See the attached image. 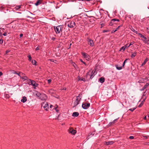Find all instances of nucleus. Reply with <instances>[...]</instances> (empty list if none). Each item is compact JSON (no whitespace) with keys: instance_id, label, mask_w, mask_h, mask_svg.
Returning <instances> with one entry per match:
<instances>
[{"instance_id":"nucleus-1","label":"nucleus","mask_w":149,"mask_h":149,"mask_svg":"<svg viewBox=\"0 0 149 149\" xmlns=\"http://www.w3.org/2000/svg\"><path fill=\"white\" fill-rule=\"evenodd\" d=\"M54 30L56 33H59L60 32H61L62 31V28L61 26H59L56 28L55 27Z\"/></svg>"},{"instance_id":"nucleus-2","label":"nucleus","mask_w":149,"mask_h":149,"mask_svg":"<svg viewBox=\"0 0 149 149\" xmlns=\"http://www.w3.org/2000/svg\"><path fill=\"white\" fill-rule=\"evenodd\" d=\"M81 100V98H79V96L77 97L76 100L74 102V105L73 107L77 106L79 104Z\"/></svg>"},{"instance_id":"nucleus-3","label":"nucleus","mask_w":149,"mask_h":149,"mask_svg":"<svg viewBox=\"0 0 149 149\" xmlns=\"http://www.w3.org/2000/svg\"><path fill=\"white\" fill-rule=\"evenodd\" d=\"M95 71L93 72V71H91V70H90L89 71V72H88L87 73V75H89L90 76V78L91 79H92L93 77V76H94L95 75Z\"/></svg>"},{"instance_id":"nucleus-4","label":"nucleus","mask_w":149,"mask_h":149,"mask_svg":"<svg viewBox=\"0 0 149 149\" xmlns=\"http://www.w3.org/2000/svg\"><path fill=\"white\" fill-rule=\"evenodd\" d=\"M68 26L70 28H72L75 25V23L73 21H69L67 22Z\"/></svg>"},{"instance_id":"nucleus-5","label":"nucleus","mask_w":149,"mask_h":149,"mask_svg":"<svg viewBox=\"0 0 149 149\" xmlns=\"http://www.w3.org/2000/svg\"><path fill=\"white\" fill-rule=\"evenodd\" d=\"M29 83H30L31 84L34 86V88L38 85V84L36 83L35 81L32 80H29Z\"/></svg>"},{"instance_id":"nucleus-6","label":"nucleus","mask_w":149,"mask_h":149,"mask_svg":"<svg viewBox=\"0 0 149 149\" xmlns=\"http://www.w3.org/2000/svg\"><path fill=\"white\" fill-rule=\"evenodd\" d=\"M90 106V104L88 103H83L82 107V108L85 109H87Z\"/></svg>"},{"instance_id":"nucleus-7","label":"nucleus","mask_w":149,"mask_h":149,"mask_svg":"<svg viewBox=\"0 0 149 149\" xmlns=\"http://www.w3.org/2000/svg\"><path fill=\"white\" fill-rule=\"evenodd\" d=\"M69 132L73 135H74L76 133V131L74 130L73 128H70L68 130Z\"/></svg>"},{"instance_id":"nucleus-8","label":"nucleus","mask_w":149,"mask_h":149,"mask_svg":"<svg viewBox=\"0 0 149 149\" xmlns=\"http://www.w3.org/2000/svg\"><path fill=\"white\" fill-rule=\"evenodd\" d=\"M82 55L84 57L86 58V60H88L89 59L90 56L88 55L85 53H82Z\"/></svg>"},{"instance_id":"nucleus-9","label":"nucleus","mask_w":149,"mask_h":149,"mask_svg":"<svg viewBox=\"0 0 149 149\" xmlns=\"http://www.w3.org/2000/svg\"><path fill=\"white\" fill-rule=\"evenodd\" d=\"M88 44L90 45L91 46H93L94 45V43L93 41L91 39L88 38Z\"/></svg>"},{"instance_id":"nucleus-10","label":"nucleus","mask_w":149,"mask_h":149,"mask_svg":"<svg viewBox=\"0 0 149 149\" xmlns=\"http://www.w3.org/2000/svg\"><path fill=\"white\" fill-rule=\"evenodd\" d=\"M142 40L144 42L146 43L148 41H149V38H148V37H145L143 39H142Z\"/></svg>"},{"instance_id":"nucleus-11","label":"nucleus","mask_w":149,"mask_h":149,"mask_svg":"<svg viewBox=\"0 0 149 149\" xmlns=\"http://www.w3.org/2000/svg\"><path fill=\"white\" fill-rule=\"evenodd\" d=\"M104 144L107 145H111L113 143V142L112 141H109L108 142H105Z\"/></svg>"},{"instance_id":"nucleus-12","label":"nucleus","mask_w":149,"mask_h":149,"mask_svg":"<svg viewBox=\"0 0 149 149\" xmlns=\"http://www.w3.org/2000/svg\"><path fill=\"white\" fill-rule=\"evenodd\" d=\"M79 115V113L77 112H74L73 113L72 116L74 117H77Z\"/></svg>"},{"instance_id":"nucleus-13","label":"nucleus","mask_w":149,"mask_h":149,"mask_svg":"<svg viewBox=\"0 0 149 149\" xmlns=\"http://www.w3.org/2000/svg\"><path fill=\"white\" fill-rule=\"evenodd\" d=\"M27 100V99L26 97L25 96H24L22 97V99L21 100V102L24 103Z\"/></svg>"},{"instance_id":"nucleus-14","label":"nucleus","mask_w":149,"mask_h":149,"mask_svg":"<svg viewBox=\"0 0 149 149\" xmlns=\"http://www.w3.org/2000/svg\"><path fill=\"white\" fill-rule=\"evenodd\" d=\"M42 2V0H38L36 3H35V5L36 6H38Z\"/></svg>"},{"instance_id":"nucleus-15","label":"nucleus","mask_w":149,"mask_h":149,"mask_svg":"<svg viewBox=\"0 0 149 149\" xmlns=\"http://www.w3.org/2000/svg\"><path fill=\"white\" fill-rule=\"evenodd\" d=\"M48 106V104L47 103H46V104H45V105L43 106V107L45 109L46 111H47V108H48V107H47Z\"/></svg>"},{"instance_id":"nucleus-16","label":"nucleus","mask_w":149,"mask_h":149,"mask_svg":"<svg viewBox=\"0 0 149 149\" xmlns=\"http://www.w3.org/2000/svg\"><path fill=\"white\" fill-rule=\"evenodd\" d=\"M99 81L101 83H103L104 81V77H102L100 79Z\"/></svg>"},{"instance_id":"nucleus-17","label":"nucleus","mask_w":149,"mask_h":149,"mask_svg":"<svg viewBox=\"0 0 149 149\" xmlns=\"http://www.w3.org/2000/svg\"><path fill=\"white\" fill-rule=\"evenodd\" d=\"M42 97H43V98H41L40 97V98H41V100H46L47 98L46 96V95L45 94H43L41 95Z\"/></svg>"},{"instance_id":"nucleus-18","label":"nucleus","mask_w":149,"mask_h":149,"mask_svg":"<svg viewBox=\"0 0 149 149\" xmlns=\"http://www.w3.org/2000/svg\"><path fill=\"white\" fill-rule=\"evenodd\" d=\"M127 45H126L125 46L122 47L120 49V51H121L122 49L123 50V51H124L126 48H127Z\"/></svg>"},{"instance_id":"nucleus-19","label":"nucleus","mask_w":149,"mask_h":149,"mask_svg":"<svg viewBox=\"0 0 149 149\" xmlns=\"http://www.w3.org/2000/svg\"><path fill=\"white\" fill-rule=\"evenodd\" d=\"M116 120H117V119H115L113 122H110L109 123V125L110 126V125H112L114 123H115L116 122Z\"/></svg>"},{"instance_id":"nucleus-20","label":"nucleus","mask_w":149,"mask_h":149,"mask_svg":"<svg viewBox=\"0 0 149 149\" xmlns=\"http://www.w3.org/2000/svg\"><path fill=\"white\" fill-rule=\"evenodd\" d=\"M136 52H134V53H132L131 57L132 58H133L136 55Z\"/></svg>"},{"instance_id":"nucleus-21","label":"nucleus","mask_w":149,"mask_h":149,"mask_svg":"<svg viewBox=\"0 0 149 149\" xmlns=\"http://www.w3.org/2000/svg\"><path fill=\"white\" fill-rule=\"evenodd\" d=\"M148 59L147 58H146L144 61L142 63V66L144 65L146 63V62L148 61Z\"/></svg>"},{"instance_id":"nucleus-22","label":"nucleus","mask_w":149,"mask_h":149,"mask_svg":"<svg viewBox=\"0 0 149 149\" xmlns=\"http://www.w3.org/2000/svg\"><path fill=\"white\" fill-rule=\"evenodd\" d=\"M149 84L148 83H147L143 87V90L144 89H145L147 87V86H148L149 85Z\"/></svg>"},{"instance_id":"nucleus-23","label":"nucleus","mask_w":149,"mask_h":149,"mask_svg":"<svg viewBox=\"0 0 149 149\" xmlns=\"http://www.w3.org/2000/svg\"><path fill=\"white\" fill-rule=\"evenodd\" d=\"M116 68L118 70H120L122 69V67L121 66H118V65H116Z\"/></svg>"},{"instance_id":"nucleus-24","label":"nucleus","mask_w":149,"mask_h":149,"mask_svg":"<svg viewBox=\"0 0 149 149\" xmlns=\"http://www.w3.org/2000/svg\"><path fill=\"white\" fill-rule=\"evenodd\" d=\"M139 36L141 37L142 38V39H143L145 38V36H143L141 33H139Z\"/></svg>"},{"instance_id":"nucleus-25","label":"nucleus","mask_w":149,"mask_h":149,"mask_svg":"<svg viewBox=\"0 0 149 149\" xmlns=\"http://www.w3.org/2000/svg\"><path fill=\"white\" fill-rule=\"evenodd\" d=\"M32 63L33 65H36V62L35 60H32Z\"/></svg>"},{"instance_id":"nucleus-26","label":"nucleus","mask_w":149,"mask_h":149,"mask_svg":"<svg viewBox=\"0 0 149 149\" xmlns=\"http://www.w3.org/2000/svg\"><path fill=\"white\" fill-rule=\"evenodd\" d=\"M117 21L118 22H119V19H112V21Z\"/></svg>"},{"instance_id":"nucleus-27","label":"nucleus","mask_w":149,"mask_h":149,"mask_svg":"<svg viewBox=\"0 0 149 149\" xmlns=\"http://www.w3.org/2000/svg\"><path fill=\"white\" fill-rule=\"evenodd\" d=\"M114 21H112V19L111 20V21L109 23V25L110 26H112L113 24V23L114 22Z\"/></svg>"},{"instance_id":"nucleus-28","label":"nucleus","mask_w":149,"mask_h":149,"mask_svg":"<svg viewBox=\"0 0 149 149\" xmlns=\"http://www.w3.org/2000/svg\"><path fill=\"white\" fill-rule=\"evenodd\" d=\"M134 43V42H131L130 43V44L128 46H127V47H129L130 45H132Z\"/></svg>"},{"instance_id":"nucleus-29","label":"nucleus","mask_w":149,"mask_h":149,"mask_svg":"<svg viewBox=\"0 0 149 149\" xmlns=\"http://www.w3.org/2000/svg\"><path fill=\"white\" fill-rule=\"evenodd\" d=\"M28 58H29V60L30 61H31V56L30 55H29L28 56Z\"/></svg>"},{"instance_id":"nucleus-30","label":"nucleus","mask_w":149,"mask_h":149,"mask_svg":"<svg viewBox=\"0 0 149 149\" xmlns=\"http://www.w3.org/2000/svg\"><path fill=\"white\" fill-rule=\"evenodd\" d=\"M136 108H134L133 109H129V110L133 111Z\"/></svg>"},{"instance_id":"nucleus-31","label":"nucleus","mask_w":149,"mask_h":149,"mask_svg":"<svg viewBox=\"0 0 149 149\" xmlns=\"http://www.w3.org/2000/svg\"><path fill=\"white\" fill-rule=\"evenodd\" d=\"M79 80H81V81H85V79L84 78H80L79 79Z\"/></svg>"},{"instance_id":"nucleus-32","label":"nucleus","mask_w":149,"mask_h":149,"mask_svg":"<svg viewBox=\"0 0 149 149\" xmlns=\"http://www.w3.org/2000/svg\"><path fill=\"white\" fill-rule=\"evenodd\" d=\"M26 78L27 77H22V79L23 80H25L26 79Z\"/></svg>"},{"instance_id":"nucleus-33","label":"nucleus","mask_w":149,"mask_h":149,"mask_svg":"<svg viewBox=\"0 0 149 149\" xmlns=\"http://www.w3.org/2000/svg\"><path fill=\"white\" fill-rule=\"evenodd\" d=\"M48 83L49 84L51 81V79H48L47 80Z\"/></svg>"},{"instance_id":"nucleus-34","label":"nucleus","mask_w":149,"mask_h":149,"mask_svg":"<svg viewBox=\"0 0 149 149\" xmlns=\"http://www.w3.org/2000/svg\"><path fill=\"white\" fill-rule=\"evenodd\" d=\"M80 61L82 62L85 65H86V63H85V62H84L82 60V59H80Z\"/></svg>"},{"instance_id":"nucleus-35","label":"nucleus","mask_w":149,"mask_h":149,"mask_svg":"<svg viewBox=\"0 0 149 149\" xmlns=\"http://www.w3.org/2000/svg\"><path fill=\"white\" fill-rule=\"evenodd\" d=\"M134 138V136H130L129 137V138L131 139H133Z\"/></svg>"},{"instance_id":"nucleus-36","label":"nucleus","mask_w":149,"mask_h":149,"mask_svg":"<svg viewBox=\"0 0 149 149\" xmlns=\"http://www.w3.org/2000/svg\"><path fill=\"white\" fill-rule=\"evenodd\" d=\"M3 35L4 36H6L7 35V33L5 32L3 34Z\"/></svg>"},{"instance_id":"nucleus-37","label":"nucleus","mask_w":149,"mask_h":149,"mask_svg":"<svg viewBox=\"0 0 149 149\" xmlns=\"http://www.w3.org/2000/svg\"><path fill=\"white\" fill-rule=\"evenodd\" d=\"M121 26H118V28L116 29V30H118V29H119L120 27Z\"/></svg>"},{"instance_id":"nucleus-38","label":"nucleus","mask_w":149,"mask_h":149,"mask_svg":"<svg viewBox=\"0 0 149 149\" xmlns=\"http://www.w3.org/2000/svg\"><path fill=\"white\" fill-rule=\"evenodd\" d=\"M21 73L20 72H19L18 73V74H17L19 75V76H21Z\"/></svg>"},{"instance_id":"nucleus-39","label":"nucleus","mask_w":149,"mask_h":149,"mask_svg":"<svg viewBox=\"0 0 149 149\" xmlns=\"http://www.w3.org/2000/svg\"><path fill=\"white\" fill-rule=\"evenodd\" d=\"M117 30H116V29L115 30V31H114V30H113L111 32L112 33H114V32H116V31Z\"/></svg>"},{"instance_id":"nucleus-40","label":"nucleus","mask_w":149,"mask_h":149,"mask_svg":"<svg viewBox=\"0 0 149 149\" xmlns=\"http://www.w3.org/2000/svg\"><path fill=\"white\" fill-rule=\"evenodd\" d=\"M39 49V47H37L36 48V50H38Z\"/></svg>"},{"instance_id":"nucleus-41","label":"nucleus","mask_w":149,"mask_h":149,"mask_svg":"<svg viewBox=\"0 0 149 149\" xmlns=\"http://www.w3.org/2000/svg\"><path fill=\"white\" fill-rule=\"evenodd\" d=\"M23 36V34H21L20 35V37L21 38V37H22Z\"/></svg>"},{"instance_id":"nucleus-42","label":"nucleus","mask_w":149,"mask_h":149,"mask_svg":"<svg viewBox=\"0 0 149 149\" xmlns=\"http://www.w3.org/2000/svg\"><path fill=\"white\" fill-rule=\"evenodd\" d=\"M10 51L8 50L6 51V54H7Z\"/></svg>"},{"instance_id":"nucleus-43","label":"nucleus","mask_w":149,"mask_h":149,"mask_svg":"<svg viewBox=\"0 0 149 149\" xmlns=\"http://www.w3.org/2000/svg\"><path fill=\"white\" fill-rule=\"evenodd\" d=\"M143 137L146 139H147V137L146 136H143Z\"/></svg>"},{"instance_id":"nucleus-44","label":"nucleus","mask_w":149,"mask_h":149,"mask_svg":"<svg viewBox=\"0 0 149 149\" xmlns=\"http://www.w3.org/2000/svg\"><path fill=\"white\" fill-rule=\"evenodd\" d=\"M17 8L19 9V8H20V6H17Z\"/></svg>"},{"instance_id":"nucleus-45","label":"nucleus","mask_w":149,"mask_h":149,"mask_svg":"<svg viewBox=\"0 0 149 149\" xmlns=\"http://www.w3.org/2000/svg\"><path fill=\"white\" fill-rule=\"evenodd\" d=\"M107 31H106V30H104L103 31V33H105L106 32H107Z\"/></svg>"},{"instance_id":"nucleus-46","label":"nucleus","mask_w":149,"mask_h":149,"mask_svg":"<svg viewBox=\"0 0 149 149\" xmlns=\"http://www.w3.org/2000/svg\"><path fill=\"white\" fill-rule=\"evenodd\" d=\"M127 59H126L125 60V61H124V62L123 63H125L127 62Z\"/></svg>"},{"instance_id":"nucleus-47","label":"nucleus","mask_w":149,"mask_h":149,"mask_svg":"<svg viewBox=\"0 0 149 149\" xmlns=\"http://www.w3.org/2000/svg\"><path fill=\"white\" fill-rule=\"evenodd\" d=\"M55 110H56V111L57 112H58V110L57 109H56V107L55 109Z\"/></svg>"},{"instance_id":"nucleus-48","label":"nucleus","mask_w":149,"mask_h":149,"mask_svg":"<svg viewBox=\"0 0 149 149\" xmlns=\"http://www.w3.org/2000/svg\"><path fill=\"white\" fill-rule=\"evenodd\" d=\"M125 64V63H123V67L124 66Z\"/></svg>"},{"instance_id":"nucleus-49","label":"nucleus","mask_w":149,"mask_h":149,"mask_svg":"<svg viewBox=\"0 0 149 149\" xmlns=\"http://www.w3.org/2000/svg\"><path fill=\"white\" fill-rule=\"evenodd\" d=\"M146 116L144 118V119H145V120H146Z\"/></svg>"},{"instance_id":"nucleus-50","label":"nucleus","mask_w":149,"mask_h":149,"mask_svg":"<svg viewBox=\"0 0 149 149\" xmlns=\"http://www.w3.org/2000/svg\"><path fill=\"white\" fill-rule=\"evenodd\" d=\"M0 74H1V76L2 74V73L1 72Z\"/></svg>"},{"instance_id":"nucleus-51","label":"nucleus","mask_w":149,"mask_h":149,"mask_svg":"<svg viewBox=\"0 0 149 149\" xmlns=\"http://www.w3.org/2000/svg\"><path fill=\"white\" fill-rule=\"evenodd\" d=\"M52 106H52V105H51L50 106V108H52Z\"/></svg>"},{"instance_id":"nucleus-52","label":"nucleus","mask_w":149,"mask_h":149,"mask_svg":"<svg viewBox=\"0 0 149 149\" xmlns=\"http://www.w3.org/2000/svg\"><path fill=\"white\" fill-rule=\"evenodd\" d=\"M14 73L17 74H18V73H17L16 72H14Z\"/></svg>"},{"instance_id":"nucleus-53","label":"nucleus","mask_w":149,"mask_h":149,"mask_svg":"<svg viewBox=\"0 0 149 149\" xmlns=\"http://www.w3.org/2000/svg\"><path fill=\"white\" fill-rule=\"evenodd\" d=\"M141 104H140L139 105V107H141Z\"/></svg>"},{"instance_id":"nucleus-54","label":"nucleus","mask_w":149,"mask_h":149,"mask_svg":"<svg viewBox=\"0 0 149 149\" xmlns=\"http://www.w3.org/2000/svg\"><path fill=\"white\" fill-rule=\"evenodd\" d=\"M0 40H1V41H2V39H1Z\"/></svg>"},{"instance_id":"nucleus-55","label":"nucleus","mask_w":149,"mask_h":149,"mask_svg":"<svg viewBox=\"0 0 149 149\" xmlns=\"http://www.w3.org/2000/svg\"><path fill=\"white\" fill-rule=\"evenodd\" d=\"M134 32H135H135H136V31H135V30H134Z\"/></svg>"},{"instance_id":"nucleus-56","label":"nucleus","mask_w":149,"mask_h":149,"mask_svg":"<svg viewBox=\"0 0 149 149\" xmlns=\"http://www.w3.org/2000/svg\"><path fill=\"white\" fill-rule=\"evenodd\" d=\"M36 95H37L38 96L39 95V94H37Z\"/></svg>"},{"instance_id":"nucleus-57","label":"nucleus","mask_w":149,"mask_h":149,"mask_svg":"<svg viewBox=\"0 0 149 149\" xmlns=\"http://www.w3.org/2000/svg\"><path fill=\"white\" fill-rule=\"evenodd\" d=\"M148 145H149V142L148 143Z\"/></svg>"},{"instance_id":"nucleus-58","label":"nucleus","mask_w":149,"mask_h":149,"mask_svg":"<svg viewBox=\"0 0 149 149\" xmlns=\"http://www.w3.org/2000/svg\"><path fill=\"white\" fill-rule=\"evenodd\" d=\"M66 89V88H64V89H65H65Z\"/></svg>"},{"instance_id":"nucleus-59","label":"nucleus","mask_w":149,"mask_h":149,"mask_svg":"<svg viewBox=\"0 0 149 149\" xmlns=\"http://www.w3.org/2000/svg\"><path fill=\"white\" fill-rule=\"evenodd\" d=\"M66 89V88H64V89H65H65Z\"/></svg>"},{"instance_id":"nucleus-60","label":"nucleus","mask_w":149,"mask_h":149,"mask_svg":"<svg viewBox=\"0 0 149 149\" xmlns=\"http://www.w3.org/2000/svg\"><path fill=\"white\" fill-rule=\"evenodd\" d=\"M0 33H1V32Z\"/></svg>"},{"instance_id":"nucleus-61","label":"nucleus","mask_w":149,"mask_h":149,"mask_svg":"<svg viewBox=\"0 0 149 149\" xmlns=\"http://www.w3.org/2000/svg\"><path fill=\"white\" fill-rule=\"evenodd\" d=\"M148 33H149V31H148Z\"/></svg>"}]
</instances>
